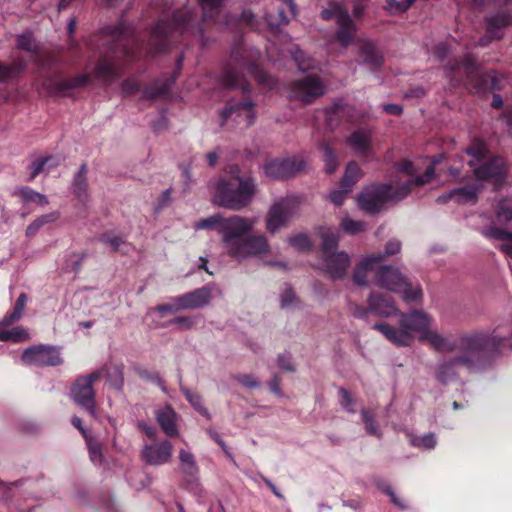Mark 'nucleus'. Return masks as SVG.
<instances>
[{
	"mask_svg": "<svg viewBox=\"0 0 512 512\" xmlns=\"http://www.w3.org/2000/svg\"><path fill=\"white\" fill-rule=\"evenodd\" d=\"M503 343V338L484 333H472L459 337V353L440 362L435 368L436 379L446 385L458 376V368H473L488 352H495Z\"/></svg>",
	"mask_w": 512,
	"mask_h": 512,
	"instance_id": "nucleus-1",
	"label": "nucleus"
},
{
	"mask_svg": "<svg viewBox=\"0 0 512 512\" xmlns=\"http://www.w3.org/2000/svg\"><path fill=\"white\" fill-rule=\"evenodd\" d=\"M256 220L239 215L231 216L224 232V251L235 260H245L251 257L267 256L270 251L268 239L264 235L244 237L254 227Z\"/></svg>",
	"mask_w": 512,
	"mask_h": 512,
	"instance_id": "nucleus-2",
	"label": "nucleus"
},
{
	"mask_svg": "<svg viewBox=\"0 0 512 512\" xmlns=\"http://www.w3.org/2000/svg\"><path fill=\"white\" fill-rule=\"evenodd\" d=\"M229 178H217L209 182L211 202L219 207L239 211L247 207L257 193L255 180L241 176L238 166H231Z\"/></svg>",
	"mask_w": 512,
	"mask_h": 512,
	"instance_id": "nucleus-3",
	"label": "nucleus"
},
{
	"mask_svg": "<svg viewBox=\"0 0 512 512\" xmlns=\"http://www.w3.org/2000/svg\"><path fill=\"white\" fill-rule=\"evenodd\" d=\"M434 173V163H432L422 176L409 180L399 187L388 184L368 186L359 194L357 198L358 205L367 213H377L387 203L398 202L407 197L413 185H423L430 182Z\"/></svg>",
	"mask_w": 512,
	"mask_h": 512,
	"instance_id": "nucleus-4",
	"label": "nucleus"
},
{
	"mask_svg": "<svg viewBox=\"0 0 512 512\" xmlns=\"http://www.w3.org/2000/svg\"><path fill=\"white\" fill-rule=\"evenodd\" d=\"M399 326L393 327L387 323H376L373 329L398 347L410 346L415 341V335H419L421 341L424 334L433 324V318L422 310H411L407 313L399 311Z\"/></svg>",
	"mask_w": 512,
	"mask_h": 512,
	"instance_id": "nucleus-5",
	"label": "nucleus"
},
{
	"mask_svg": "<svg viewBox=\"0 0 512 512\" xmlns=\"http://www.w3.org/2000/svg\"><path fill=\"white\" fill-rule=\"evenodd\" d=\"M374 283L382 289L399 293L405 302H416L421 299V289L411 287L400 270L393 266L381 265L374 276Z\"/></svg>",
	"mask_w": 512,
	"mask_h": 512,
	"instance_id": "nucleus-6",
	"label": "nucleus"
},
{
	"mask_svg": "<svg viewBox=\"0 0 512 512\" xmlns=\"http://www.w3.org/2000/svg\"><path fill=\"white\" fill-rule=\"evenodd\" d=\"M321 16L325 20L335 19L338 29L335 33V39L346 48L351 45L357 33V26L351 19L346 7L341 3L331 2L329 7L322 10Z\"/></svg>",
	"mask_w": 512,
	"mask_h": 512,
	"instance_id": "nucleus-7",
	"label": "nucleus"
},
{
	"mask_svg": "<svg viewBox=\"0 0 512 512\" xmlns=\"http://www.w3.org/2000/svg\"><path fill=\"white\" fill-rule=\"evenodd\" d=\"M321 16L325 20L335 19L338 29L335 33V39L346 48L351 45L357 33V26L351 19L346 7L341 3L331 2L329 7L322 10Z\"/></svg>",
	"mask_w": 512,
	"mask_h": 512,
	"instance_id": "nucleus-8",
	"label": "nucleus"
},
{
	"mask_svg": "<svg viewBox=\"0 0 512 512\" xmlns=\"http://www.w3.org/2000/svg\"><path fill=\"white\" fill-rule=\"evenodd\" d=\"M300 201L297 197L287 196L276 201L269 209L266 217V229L275 234L286 227L298 213Z\"/></svg>",
	"mask_w": 512,
	"mask_h": 512,
	"instance_id": "nucleus-9",
	"label": "nucleus"
},
{
	"mask_svg": "<svg viewBox=\"0 0 512 512\" xmlns=\"http://www.w3.org/2000/svg\"><path fill=\"white\" fill-rule=\"evenodd\" d=\"M102 377L103 370H95L90 374L78 377L71 388L73 401L86 409L93 417H96L93 383Z\"/></svg>",
	"mask_w": 512,
	"mask_h": 512,
	"instance_id": "nucleus-10",
	"label": "nucleus"
},
{
	"mask_svg": "<svg viewBox=\"0 0 512 512\" xmlns=\"http://www.w3.org/2000/svg\"><path fill=\"white\" fill-rule=\"evenodd\" d=\"M325 93L322 81L313 75H308L291 84L289 97L303 104H310Z\"/></svg>",
	"mask_w": 512,
	"mask_h": 512,
	"instance_id": "nucleus-11",
	"label": "nucleus"
},
{
	"mask_svg": "<svg viewBox=\"0 0 512 512\" xmlns=\"http://www.w3.org/2000/svg\"><path fill=\"white\" fill-rule=\"evenodd\" d=\"M21 359L26 364L41 367H54L63 363L60 347L50 345L29 347L24 350Z\"/></svg>",
	"mask_w": 512,
	"mask_h": 512,
	"instance_id": "nucleus-12",
	"label": "nucleus"
},
{
	"mask_svg": "<svg viewBox=\"0 0 512 512\" xmlns=\"http://www.w3.org/2000/svg\"><path fill=\"white\" fill-rule=\"evenodd\" d=\"M305 167L303 159H273L265 163L264 172L271 179H284L296 175Z\"/></svg>",
	"mask_w": 512,
	"mask_h": 512,
	"instance_id": "nucleus-13",
	"label": "nucleus"
},
{
	"mask_svg": "<svg viewBox=\"0 0 512 512\" xmlns=\"http://www.w3.org/2000/svg\"><path fill=\"white\" fill-rule=\"evenodd\" d=\"M350 257L344 251L323 256L322 269L333 280L342 279L350 267Z\"/></svg>",
	"mask_w": 512,
	"mask_h": 512,
	"instance_id": "nucleus-14",
	"label": "nucleus"
},
{
	"mask_svg": "<svg viewBox=\"0 0 512 512\" xmlns=\"http://www.w3.org/2000/svg\"><path fill=\"white\" fill-rule=\"evenodd\" d=\"M173 446L169 441H162L145 445L142 449V458L146 464L160 466L168 463L172 458Z\"/></svg>",
	"mask_w": 512,
	"mask_h": 512,
	"instance_id": "nucleus-15",
	"label": "nucleus"
},
{
	"mask_svg": "<svg viewBox=\"0 0 512 512\" xmlns=\"http://www.w3.org/2000/svg\"><path fill=\"white\" fill-rule=\"evenodd\" d=\"M211 299L212 289L205 286L175 297V303L182 310L199 309L207 306Z\"/></svg>",
	"mask_w": 512,
	"mask_h": 512,
	"instance_id": "nucleus-16",
	"label": "nucleus"
},
{
	"mask_svg": "<svg viewBox=\"0 0 512 512\" xmlns=\"http://www.w3.org/2000/svg\"><path fill=\"white\" fill-rule=\"evenodd\" d=\"M384 261V255L381 253H372L364 256L356 265L353 272V281L356 285L366 286L369 283L368 274L374 272L381 266Z\"/></svg>",
	"mask_w": 512,
	"mask_h": 512,
	"instance_id": "nucleus-17",
	"label": "nucleus"
},
{
	"mask_svg": "<svg viewBox=\"0 0 512 512\" xmlns=\"http://www.w3.org/2000/svg\"><path fill=\"white\" fill-rule=\"evenodd\" d=\"M474 175L479 180H489L494 185H501L506 178L504 162L500 158H493L491 161L475 168Z\"/></svg>",
	"mask_w": 512,
	"mask_h": 512,
	"instance_id": "nucleus-18",
	"label": "nucleus"
},
{
	"mask_svg": "<svg viewBox=\"0 0 512 512\" xmlns=\"http://www.w3.org/2000/svg\"><path fill=\"white\" fill-rule=\"evenodd\" d=\"M371 313L382 318L397 316L399 309L394 300L380 293H370L367 298Z\"/></svg>",
	"mask_w": 512,
	"mask_h": 512,
	"instance_id": "nucleus-19",
	"label": "nucleus"
},
{
	"mask_svg": "<svg viewBox=\"0 0 512 512\" xmlns=\"http://www.w3.org/2000/svg\"><path fill=\"white\" fill-rule=\"evenodd\" d=\"M254 116L253 103L250 101L231 104L222 112L224 122L228 121V119H233L238 123L244 122L246 126L253 123Z\"/></svg>",
	"mask_w": 512,
	"mask_h": 512,
	"instance_id": "nucleus-20",
	"label": "nucleus"
},
{
	"mask_svg": "<svg viewBox=\"0 0 512 512\" xmlns=\"http://www.w3.org/2000/svg\"><path fill=\"white\" fill-rule=\"evenodd\" d=\"M482 189L481 185L471 187H461L450 190L437 198L438 203H447L454 201L458 204H475L478 198V192Z\"/></svg>",
	"mask_w": 512,
	"mask_h": 512,
	"instance_id": "nucleus-21",
	"label": "nucleus"
},
{
	"mask_svg": "<svg viewBox=\"0 0 512 512\" xmlns=\"http://www.w3.org/2000/svg\"><path fill=\"white\" fill-rule=\"evenodd\" d=\"M421 341L427 342L438 352L447 353L456 350L459 352V338L452 340L442 335L437 329L432 328V326L428 328Z\"/></svg>",
	"mask_w": 512,
	"mask_h": 512,
	"instance_id": "nucleus-22",
	"label": "nucleus"
},
{
	"mask_svg": "<svg viewBox=\"0 0 512 512\" xmlns=\"http://www.w3.org/2000/svg\"><path fill=\"white\" fill-rule=\"evenodd\" d=\"M155 418L161 427L162 431L169 437H175L178 435L177 427V414L175 410L170 406L166 405L156 410Z\"/></svg>",
	"mask_w": 512,
	"mask_h": 512,
	"instance_id": "nucleus-23",
	"label": "nucleus"
},
{
	"mask_svg": "<svg viewBox=\"0 0 512 512\" xmlns=\"http://www.w3.org/2000/svg\"><path fill=\"white\" fill-rule=\"evenodd\" d=\"M231 217L223 218L220 214H214L210 217L201 219L194 224L195 230L202 229H217L218 233L221 235V243L224 247V238L225 232L224 229Z\"/></svg>",
	"mask_w": 512,
	"mask_h": 512,
	"instance_id": "nucleus-24",
	"label": "nucleus"
},
{
	"mask_svg": "<svg viewBox=\"0 0 512 512\" xmlns=\"http://www.w3.org/2000/svg\"><path fill=\"white\" fill-rule=\"evenodd\" d=\"M87 166L86 164L81 165L77 174L72 182V193L81 202H86L89 197L88 193V181H87Z\"/></svg>",
	"mask_w": 512,
	"mask_h": 512,
	"instance_id": "nucleus-25",
	"label": "nucleus"
},
{
	"mask_svg": "<svg viewBox=\"0 0 512 512\" xmlns=\"http://www.w3.org/2000/svg\"><path fill=\"white\" fill-rule=\"evenodd\" d=\"M370 142L371 133L365 129L356 130L347 138V144L357 154L365 153L369 149Z\"/></svg>",
	"mask_w": 512,
	"mask_h": 512,
	"instance_id": "nucleus-26",
	"label": "nucleus"
},
{
	"mask_svg": "<svg viewBox=\"0 0 512 512\" xmlns=\"http://www.w3.org/2000/svg\"><path fill=\"white\" fill-rule=\"evenodd\" d=\"M319 235L322 240L321 247L323 251V256L333 253L338 245V233L331 228L322 227L319 230Z\"/></svg>",
	"mask_w": 512,
	"mask_h": 512,
	"instance_id": "nucleus-27",
	"label": "nucleus"
},
{
	"mask_svg": "<svg viewBox=\"0 0 512 512\" xmlns=\"http://www.w3.org/2000/svg\"><path fill=\"white\" fill-rule=\"evenodd\" d=\"M99 370H103V376L106 375L107 382L115 389H121L124 383L123 370L119 365H105Z\"/></svg>",
	"mask_w": 512,
	"mask_h": 512,
	"instance_id": "nucleus-28",
	"label": "nucleus"
},
{
	"mask_svg": "<svg viewBox=\"0 0 512 512\" xmlns=\"http://www.w3.org/2000/svg\"><path fill=\"white\" fill-rule=\"evenodd\" d=\"M223 83L229 88L239 87L244 92L249 91V87L245 80L242 79L239 72L233 68H229L224 72Z\"/></svg>",
	"mask_w": 512,
	"mask_h": 512,
	"instance_id": "nucleus-29",
	"label": "nucleus"
},
{
	"mask_svg": "<svg viewBox=\"0 0 512 512\" xmlns=\"http://www.w3.org/2000/svg\"><path fill=\"white\" fill-rule=\"evenodd\" d=\"M29 339L28 332L21 326L11 329L0 330V341L3 342H22Z\"/></svg>",
	"mask_w": 512,
	"mask_h": 512,
	"instance_id": "nucleus-30",
	"label": "nucleus"
},
{
	"mask_svg": "<svg viewBox=\"0 0 512 512\" xmlns=\"http://www.w3.org/2000/svg\"><path fill=\"white\" fill-rule=\"evenodd\" d=\"M496 218L499 223L512 226V199H503L498 203Z\"/></svg>",
	"mask_w": 512,
	"mask_h": 512,
	"instance_id": "nucleus-31",
	"label": "nucleus"
},
{
	"mask_svg": "<svg viewBox=\"0 0 512 512\" xmlns=\"http://www.w3.org/2000/svg\"><path fill=\"white\" fill-rule=\"evenodd\" d=\"M179 460L181 464V470L185 474L195 475L198 472V466L195 461L194 455L185 449L179 451Z\"/></svg>",
	"mask_w": 512,
	"mask_h": 512,
	"instance_id": "nucleus-32",
	"label": "nucleus"
},
{
	"mask_svg": "<svg viewBox=\"0 0 512 512\" xmlns=\"http://www.w3.org/2000/svg\"><path fill=\"white\" fill-rule=\"evenodd\" d=\"M18 194L26 203H37L41 206L48 204V199L44 194L34 191L29 187L20 188Z\"/></svg>",
	"mask_w": 512,
	"mask_h": 512,
	"instance_id": "nucleus-33",
	"label": "nucleus"
},
{
	"mask_svg": "<svg viewBox=\"0 0 512 512\" xmlns=\"http://www.w3.org/2000/svg\"><path fill=\"white\" fill-rule=\"evenodd\" d=\"M361 170L355 162L347 165L345 174L341 181V187L352 188L353 185L360 179Z\"/></svg>",
	"mask_w": 512,
	"mask_h": 512,
	"instance_id": "nucleus-34",
	"label": "nucleus"
},
{
	"mask_svg": "<svg viewBox=\"0 0 512 512\" xmlns=\"http://www.w3.org/2000/svg\"><path fill=\"white\" fill-rule=\"evenodd\" d=\"M467 154L473 157V160L469 161V166L473 167L479 163L488 153L487 146L482 141H475L471 147L466 150Z\"/></svg>",
	"mask_w": 512,
	"mask_h": 512,
	"instance_id": "nucleus-35",
	"label": "nucleus"
},
{
	"mask_svg": "<svg viewBox=\"0 0 512 512\" xmlns=\"http://www.w3.org/2000/svg\"><path fill=\"white\" fill-rule=\"evenodd\" d=\"M287 52L296 62L299 70L306 71L314 67L313 61L307 57L299 48L295 47L293 49L287 50Z\"/></svg>",
	"mask_w": 512,
	"mask_h": 512,
	"instance_id": "nucleus-36",
	"label": "nucleus"
},
{
	"mask_svg": "<svg viewBox=\"0 0 512 512\" xmlns=\"http://www.w3.org/2000/svg\"><path fill=\"white\" fill-rule=\"evenodd\" d=\"M224 0H200L205 19L213 18L218 15Z\"/></svg>",
	"mask_w": 512,
	"mask_h": 512,
	"instance_id": "nucleus-37",
	"label": "nucleus"
},
{
	"mask_svg": "<svg viewBox=\"0 0 512 512\" xmlns=\"http://www.w3.org/2000/svg\"><path fill=\"white\" fill-rule=\"evenodd\" d=\"M508 23L505 16H495L488 19V34L493 38H500V29Z\"/></svg>",
	"mask_w": 512,
	"mask_h": 512,
	"instance_id": "nucleus-38",
	"label": "nucleus"
},
{
	"mask_svg": "<svg viewBox=\"0 0 512 512\" xmlns=\"http://www.w3.org/2000/svg\"><path fill=\"white\" fill-rule=\"evenodd\" d=\"M248 73L253 75L257 81L261 84L267 85L269 87H272L274 84V80L266 74V72L259 69L254 64H249L243 67Z\"/></svg>",
	"mask_w": 512,
	"mask_h": 512,
	"instance_id": "nucleus-39",
	"label": "nucleus"
},
{
	"mask_svg": "<svg viewBox=\"0 0 512 512\" xmlns=\"http://www.w3.org/2000/svg\"><path fill=\"white\" fill-rule=\"evenodd\" d=\"M191 18L192 16L190 11H178L173 16V25L181 32L186 31L190 28Z\"/></svg>",
	"mask_w": 512,
	"mask_h": 512,
	"instance_id": "nucleus-40",
	"label": "nucleus"
},
{
	"mask_svg": "<svg viewBox=\"0 0 512 512\" xmlns=\"http://www.w3.org/2000/svg\"><path fill=\"white\" fill-rule=\"evenodd\" d=\"M287 241L297 251H309L312 246L311 241L306 234L291 236Z\"/></svg>",
	"mask_w": 512,
	"mask_h": 512,
	"instance_id": "nucleus-41",
	"label": "nucleus"
},
{
	"mask_svg": "<svg viewBox=\"0 0 512 512\" xmlns=\"http://www.w3.org/2000/svg\"><path fill=\"white\" fill-rule=\"evenodd\" d=\"M181 391L183 392L184 396L186 397L187 401L201 414L207 415L208 412L206 408L203 405L202 398L199 394L194 393L190 391L187 388H182Z\"/></svg>",
	"mask_w": 512,
	"mask_h": 512,
	"instance_id": "nucleus-42",
	"label": "nucleus"
},
{
	"mask_svg": "<svg viewBox=\"0 0 512 512\" xmlns=\"http://www.w3.org/2000/svg\"><path fill=\"white\" fill-rule=\"evenodd\" d=\"M85 440L88 446L89 457L91 461L94 464H101L103 455L100 444L94 441L91 436L87 437Z\"/></svg>",
	"mask_w": 512,
	"mask_h": 512,
	"instance_id": "nucleus-43",
	"label": "nucleus"
},
{
	"mask_svg": "<svg viewBox=\"0 0 512 512\" xmlns=\"http://www.w3.org/2000/svg\"><path fill=\"white\" fill-rule=\"evenodd\" d=\"M298 299L295 292L291 287L287 286L284 288L280 295V306L282 309H289L296 306Z\"/></svg>",
	"mask_w": 512,
	"mask_h": 512,
	"instance_id": "nucleus-44",
	"label": "nucleus"
},
{
	"mask_svg": "<svg viewBox=\"0 0 512 512\" xmlns=\"http://www.w3.org/2000/svg\"><path fill=\"white\" fill-rule=\"evenodd\" d=\"M341 228L349 234H357L362 232L365 228V225L361 221H355L349 217H344L340 223Z\"/></svg>",
	"mask_w": 512,
	"mask_h": 512,
	"instance_id": "nucleus-45",
	"label": "nucleus"
},
{
	"mask_svg": "<svg viewBox=\"0 0 512 512\" xmlns=\"http://www.w3.org/2000/svg\"><path fill=\"white\" fill-rule=\"evenodd\" d=\"M412 444L416 447L431 450L435 448L437 444V439L434 433H428L423 435L422 437L413 439Z\"/></svg>",
	"mask_w": 512,
	"mask_h": 512,
	"instance_id": "nucleus-46",
	"label": "nucleus"
},
{
	"mask_svg": "<svg viewBox=\"0 0 512 512\" xmlns=\"http://www.w3.org/2000/svg\"><path fill=\"white\" fill-rule=\"evenodd\" d=\"M324 151V163H325V171L328 174H331L336 171L338 167L336 156L334 155L332 149L328 145L323 146Z\"/></svg>",
	"mask_w": 512,
	"mask_h": 512,
	"instance_id": "nucleus-47",
	"label": "nucleus"
},
{
	"mask_svg": "<svg viewBox=\"0 0 512 512\" xmlns=\"http://www.w3.org/2000/svg\"><path fill=\"white\" fill-rule=\"evenodd\" d=\"M348 310L353 317L362 320H367L369 315L372 314L370 310V304H367V307H362L355 302H349Z\"/></svg>",
	"mask_w": 512,
	"mask_h": 512,
	"instance_id": "nucleus-48",
	"label": "nucleus"
},
{
	"mask_svg": "<svg viewBox=\"0 0 512 512\" xmlns=\"http://www.w3.org/2000/svg\"><path fill=\"white\" fill-rule=\"evenodd\" d=\"M361 415H362L363 422L365 424L366 431L371 435L381 437V432L379 431V429L377 427V424L375 422L373 415H371L365 409L361 410Z\"/></svg>",
	"mask_w": 512,
	"mask_h": 512,
	"instance_id": "nucleus-49",
	"label": "nucleus"
},
{
	"mask_svg": "<svg viewBox=\"0 0 512 512\" xmlns=\"http://www.w3.org/2000/svg\"><path fill=\"white\" fill-rule=\"evenodd\" d=\"M483 235L487 238L497 239V240H511L512 241V232H507L501 228L490 227L483 231Z\"/></svg>",
	"mask_w": 512,
	"mask_h": 512,
	"instance_id": "nucleus-50",
	"label": "nucleus"
},
{
	"mask_svg": "<svg viewBox=\"0 0 512 512\" xmlns=\"http://www.w3.org/2000/svg\"><path fill=\"white\" fill-rule=\"evenodd\" d=\"M96 74L99 78L109 80L114 76V66L107 61H101L96 67Z\"/></svg>",
	"mask_w": 512,
	"mask_h": 512,
	"instance_id": "nucleus-51",
	"label": "nucleus"
},
{
	"mask_svg": "<svg viewBox=\"0 0 512 512\" xmlns=\"http://www.w3.org/2000/svg\"><path fill=\"white\" fill-rule=\"evenodd\" d=\"M18 46L19 48L29 52L36 50L34 38L30 33H23L18 36Z\"/></svg>",
	"mask_w": 512,
	"mask_h": 512,
	"instance_id": "nucleus-52",
	"label": "nucleus"
},
{
	"mask_svg": "<svg viewBox=\"0 0 512 512\" xmlns=\"http://www.w3.org/2000/svg\"><path fill=\"white\" fill-rule=\"evenodd\" d=\"M86 81L87 77L85 75H79L77 77L59 83V90L77 88L84 85Z\"/></svg>",
	"mask_w": 512,
	"mask_h": 512,
	"instance_id": "nucleus-53",
	"label": "nucleus"
},
{
	"mask_svg": "<svg viewBox=\"0 0 512 512\" xmlns=\"http://www.w3.org/2000/svg\"><path fill=\"white\" fill-rule=\"evenodd\" d=\"M339 395L341 396V406L349 413H355L353 408L354 399L351 394L344 388H339Z\"/></svg>",
	"mask_w": 512,
	"mask_h": 512,
	"instance_id": "nucleus-54",
	"label": "nucleus"
},
{
	"mask_svg": "<svg viewBox=\"0 0 512 512\" xmlns=\"http://www.w3.org/2000/svg\"><path fill=\"white\" fill-rule=\"evenodd\" d=\"M350 190H351V188L342 187L341 190L332 191L329 194V199L336 206H341L344 203V201L347 197V194L350 192Z\"/></svg>",
	"mask_w": 512,
	"mask_h": 512,
	"instance_id": "nucleus-55",
	"label": "nucleus"
},
{
	"mask_svg": "<svg viewBox=\"0 0 512 512\" xmlns=\"http://www.w3.org/2000/svg\"><path fill=\"white\" fill-rule=\"evenodd\" d=\"M236 381L247 388H256L260 385L259 382L250 374L239 375L236 377Z\"/></svg>",
	"mask_w": 512,
	"mask_h": 512,
	"instance_id": "nucleus-56",
	"label": "nucleus"
},
{
	"mask_svg": "<svg viewBox=\"0 0 512 512\" xmlns=\"http://www.w3.org/2000/svg\"><path fill=\"white\" fill-rule=\"evenodd\" d=\"M400 250H401V243H400V241L396 240V239H392V240L387 242V244L385 246V252L381 253V254L384 255V259H385L388 256H391V255L399 253Z\"/></svg>",
	"mask_w": 512,
	"mask_h": 512,
	"instance_id": "nucleus-57",
	"label": "nucleus"
},
{
	"mask_svg": "<svg viewBox=\"0 0 512 512\" xmlns=\"http://www.w3.org/2000/svg\"><path fill=\"white\" fill-rule=\"evenodd\" d=\"M49 160H50V158H48V157L40 158L31 164L30 169H31V178L32 179L44 171V166L46 165V163Z\"/></svg>",
	"mask_w": 512,
	"mask_h": 512,
	"instance_id": "nucleus-58",
	"label": "nucleus"
},
{
	"mask_svg": "<svg viewBox=\"0 0 512 512\" xmlns=\"http://www.w3.org/2000/svg\"><path fill=\"white\" fill-rule=\"evenodd\" d=\"M113 251H120L122 246H125L126 243L118 238V237H111L106 238L103 240Z\"/></svg>",
	"mask_w": 512,
	"mask_h": 512,
	"instance_id": "nucleus-59",
	"label": "nucleus"
},
{
	"mask_svg": "<svg viewBox=\"0 0 512 512\" xmlns=\"http://www.w3.org/2000/svg\"><path fill=\"white\" fill-rule=\"evenodd\" d=\"M26 303L27 296L25 293H21L15 302L13 310L22 316L26 307Z\"/></svg>",
	"mask_w": 512,
	"mask_h": 512,
	"instance_id": "nucleus-60",
	"label": "nucleus"
},
{
	"mask_svg": "<svg viewBox=\"0 0 512 512\" xmlns=\"http://www.w3.org/2000/svg\"><path fill=\"white\" fill-rule=\"evenodd\" d=\"M22 316L18 313H16L14 310H12L10 313H7L2 320L0 321V324L3 326H9L15 322H17Z\"/></svg>",
	"mask_w": 512,
	"mask_h": 512,
	"instance_id": "nucleus-61",
	"label": "nucleus"
},
{
	"mask_svg": "<svg viewBox=\"0 0 512 512\" xmlns=\"http://www.w3.org/2000/svg\"><path fill=\"white\" fill-rule=\"evenodd\" d=\"M277 363H278V366L283 371L292 372L294 370L293 369V365H292L290 359L288 357L284 356V355L278 356Z\"/></svg>",
	"mask_w": 512,
	"mask_h": 512,
	"instance_id": "nucleus-62",
	"label": "nucleus"
},
{
	"mask_svg": "<svg viewBox=\"0 0 512 512\" xmlns=\"http://www.w3.org/2000/svg\"><path fill=\"white\" fill-rule=\"evenodd\" d=\"M397 170L399 172L405 173L407 175H412L414 173V167L412 162L408 160H403L397 164Z\"/></svg>",
	"mask_w": 512,
	"mask_h": 512,
	"instance_id": "nucleus-63",
	"label": "nucleus"
},
{
	"mask_svg": "<svg viewBox=\"0 0 512 512\" xmlns=\"http://www.w3.org/2000/svg\"><path fill=\"white\" fill-rule=\"evenodd\" d=\"M58 217H59L58 213L51 212V213H48V214L41 215L36 220L43 227L46 224H49V223H52V222L56 221L58 219Z\"/></svg>",
	"mask_w": 512,
	"mask_h": 512,
	"instance_id": "nucleus-64",
	"label": "nucleus"
}]
</instances>
